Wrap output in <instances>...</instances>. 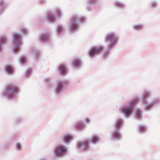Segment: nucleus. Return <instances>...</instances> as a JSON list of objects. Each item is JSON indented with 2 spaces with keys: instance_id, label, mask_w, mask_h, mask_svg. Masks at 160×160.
<instances>
[{
  "instance_id": "nucleus-1",
  "label": "nucleus",
  "mask_w": 160,
  "mask_h": 160,
  "mask_svg": "<svg viewBox=\"0 0 160 160\" xmlns=\"http://www.w3.org/2000/svg\"><path fill=\"white\" fill-rule=\"evenodd\" d=\"M137 101L134 100L132 101L130 103V105L128 107L125 108L123 109L122 112L126 115H129L132 112V109L134 105L136 103Z\"/></svg>"
},
{
  "instance_id": "nucleus-2",
  "label": "nucleus",
  "mask_w": 160,
  "mask_h": 160,
  "mask_svg": "<svg viewBox=\"0 0 160 160\" xmlns=\"http://www.w3.org/2000/svg\"><path fill=\"white\" fill-rule=\"evenodd\" d=\"M103 48L102 47H93L91 48L88 52V54L90 56L94 55L100 53L102 50Z\"/></svg>"
},
{
  "instance_id": "nucleus-3",
  "label": "nucleus",
  "mask_w": 160,
  "mask_h": 160,
  "mask_svg": "<svg viewBox=\"0 0 160 160\" xmlns=\"http://www.w3.org/2000/svg\"><path fill=\"white\" fill-rule=\"evenodd\" d=\"M106 40L107 41L110 42V45L112 46L116 43L118 39L113 34H111L107 36Z\"/></svg>"
},
{
  "instance_id": "nucleus-4",
  "label": "nucleus",
  "mask_w": 160,
  "mask_h": 160,
  "mask_svg": "<svg viewBox=\"0 0 160 160\" xmlns=\"http://www.w3.org/2000/svg\"><path fill=\"white\" fill-rule=\"evenodd\" d=\"M66 151V149L60 146L58 147L56 149L55 153L58 156H59V154L65 153Z\"/></svg>"
},
{
  "instance_id": "nucleus-5",
  "label": "nucleus",
  "mask_w": 160,
  "mask_h": 160,
  "mask_svg": "<svg viewBox=\"0 0 160 160\" xmlns=\"http://www.w3.org/2000/svg\"><path fill=\"white\" fill-rule=\"evenodd\" d=\"M59 71L63 75H65L66 71L65 67L63 65H60L59 67Z\"/></svg>"
},
{
  "instance_id": "nucleus-6",
  "label": "nucleus",
  "mask_w": 160,
  "mask_h": 160,
  "mask_svg": "<svg viewBox=\"0 0 160 160\" xmlns=\"http://www.w3.org/2000/svg\"><path fill=\"white\" fill-rule=\"evenodd\" d=\"M72 137L69 134L65 135L63 137V140L64 141L67 142H68L72 139Z\"/></svg>"
},
{
  "instance_id": "nucleus-7",
  "label": "nucleus",
  "mask_w": 160,
  "mask_h": 160,
  "mask_svg": "<svg viewBox=\"0 0 160 160\" xmlns=\"http://www.w3.org/2000/svg\"><path fill=\"white\" fill-rule=\"evenodd\" d=\"M19 92V89L17 86L11 87V94H16Z\"/></svg>"
},
{
  "instance_id": "nucleus-8",
  "label": "nucleus",
  "mask_w": 160,
  "mask_h": 160,
  "mask_svg": "<svg viewBox=\"0 0 160 160\" xmlns=\"http://www.w3.org/2000/svg\"><path fill=\"white\" fill-rule=\"evenodd\" d=\"M63 86V83L62 82H58L56 89L57 91L59 92L62 89Z\"/></svg>"
},
{
  "instance_id": "nucleus-9",
  "label": "nucleus",
  "mask_w": 160,
  "mask_h": 160,
  "mask_svg": "<svg viewBox=\"0 0 160 160\" xmlns=\"http://www.w3.org/2000/svg\"><path fill=\"white\" fill-rule=\"evenodd\" d=\"M21 37L18 34H15L14 35L13 39L16 42H19L20 41Z\"/></svg>"
},
{
  "instance_id": "nucleus-10",
  "label": "nucleus",
  "mask_w": 160,
  "mask_h": 160,
  "mask_svg": "<svg viewBox=\"0 0 160 160\" xmlns=\"http://www.w3.org/2000/svg\"><path fill=\"white\" fill-rule=\"evenodd\" d=\"M113 137L114 139H118L120 137V135L117 131L113 133Z\"/></svg>"
},
{
  "instance_id": "nucleus-11",
  "label": "nucleus",
  "mask_w": 160,
  "mask_h": 160,
  "mask_svg": "<svg viewBox=\"0 0 160 160\" xmlns=\"http://www.w3.org/2000/svg\"><path fill=\"white\" fill-rule=\"evenodd\" d=\"M99 140L97 136H94L93 137L92 139V142L94 143H96Z\"/></svg>"
},
{
  "instance_id": "nucleus-12",
  "label": "nucleus",
  "mask_w": 160,
  "mask_h": 160,
  "mask_svg": "<svg viewBox=\"0 0 160 160\" xmlns=\"http://www.w3.org/2000/svg\"><path fill=\"white\" fill-rule=\"evenodd\" d=\"M80 63L79 60L78 59H76L74 61L73 64L74 66H77L79 65Z\"/></svg>"
},
{
  "instance_id": "nucleus-13",
  "label": "nucleus",
  "mask_w": 160,
  "mask_h": 160,
  "mask_svg": "<svg viewBox=\"0 0 160 160\" xmlns=\"http://www.w3.org/2000/svg\"><path fill=\"white\" fill-rule=\"evenodd\" d=\"M122 123V121L121 120H119L117 121L116 124L117 127H119Z\"/></svg>"
},
{
  "instance_id": "nucleus-14",
  "label": "nucleus",
  "mask_w": 160,
  "mask_h": 160,
  "mask_svg": "<svg viewBox=\"0 0 160 160\" xmlns=\"http://www.w3.org/2000/svg\"><path fill=\"white\" fill-rule=\"evenodd\" d=\"M48 19L51 21H54L55 19L54 17L51 14L48 15Z\"/></svg>"
},
{
  "instance_id": "nucleus-15",
  "label": "nucleus",
  "mask_w": 160,
  "mask_h": 160,
  "mask_svg": "<svg viewBox=\"0 0 160 160\" xmlns=\"http://www.w3.org/2000/svg\"><path fill=\"white\" fill-rule=\"evenodd\" d=\"M135 29L139 30L142 28V26L140 25H136L134 26Z\"/></svg>"
},
{
  "instance_id": "nucleus-16",
  "label": "nucleus",
  "mask_w": 160,
  "mask_h": 160,
  "mask_svg": "<svg viewBox=\"0 0 160 160\" xmlns=\"http://www.w3.org/2000/svg\"><path fill=\"white\" fill-rule=\"evenodd\" d=\"M82 124L81 123H78L76 125V128H79L82 126Z\"/></svg>"
},
{
  "instance_id": "nucleus-17",
  "label": "nucleus",
  "mask_w": 160,
  "mask_h": 160,
  "mask_svg": "<svg viewBox=\"0 0 160 160\" xmlns=\"http://www.w3.org/2000/svg\"><path fill=\"white\" fill-rule=\"evenodd\" d=\"M82 144L83 145L85 146L86 147H87L88 145V141H85L82 143Z\"/></svg>"
},
{
  "instance_id": "nucleus-18",
  "label": "nucleus",
  "mask_w": 160,
  "mask_h": 160,
  "mask_svg": "<svg viewBox=\"0 0 160 160\" xmlns=\"http://www.w3.org/2000/svg\"><path fill=\"white\" fill-rule=\"evenodd\" d=\"M16 148L18 149H20L21 148V144L19 143H17L16 144Z\"/></svg>"
},
{
  "instance_id": "nucleus-19",
  "label": "nucleus",
  "mask_w": 160,
  "mask_h": 160,
  "mask_svg": "<svg viewBox=\"0 0 160 160\" xmlns=\"http://www.w3.org/2000/svg\"><path fill=\"white\" fill-rule=\"evenodd\" d=\"M72 28L73 29L77 27V25L74 22L71 25Z\"/></svg>"
},
{
  "instance_id": "nucleus-20",
  "label": "nucleus",
  "mask_w": 160,
  "mask_h": 160,
  "mask_svg": "<svg viewBox=\"0 0 160 160\" xmlns=\"http://www.w3.org/2000/svg\"><path fill=\"white\" fill-rule=\"evenodd\" d=\"M21 61L22 63H24L26 61V59L24 57H22L21 59Z\"/></svg>"
},
{
  "instance_id": "nucleus-21",
  "label": "nucleus",
  "mask_w": 160,
  "mask_h": 160,
  "mask_svg": "<svg viewBox=\"0 0 160 160\" xmlns=\"http://www.w3.org/2000/svg\"><path fill=\"white\" fill-rule=\"evenodd\" d=\"M62 29V28L61 26L58 27V30L59 33H60L61 32Z\"/></svg>"
},
{
  "instance_id": "nucleus-22",
  "label": "nucleus",
  "mask_w": 160,
  "mask_h": 160,
  "mask_svg": "<svg viewBox=\"0 0 160 160\" xmlns=\"http://www.w3.org/2000/svg\"><path fill=\"white\" fill-rule=\"evenodd\" d=\"M136 115L137 117H139L141 115V112L140 111H138L137 112Z\"/></svg>"
},
{
  "instance_id": "nucleus-23",
  "label": "nucleus",
  "mask_w": 160,
  "mask_h": 160,
  "mask_svg": "<svg viewBox=\"0 0 160 160\" xmlns=\"http://www.w3.org/2000/svg\"><path fill=\"white\" fill-rule=\"evenodd\" d=\"M6 71L8 72H10V67H8L6 68Z\"/></svg>"
},
{
  "instance_id": "nucleus-24",
  "label": "nucleus",
  "mask_w": 160,
  "mask_h": 160,
  "mask_svg": "<svg viewBox=\"0 0 160 160\" xmlns=\"http://www.w3.org/2000/svg\"><path fill=\"white\" fill-rule=\"evenodd\" d=\"M11 74L12 73L14 72L13 68L11 66Z\"/></svg>"
},
{
  "instance_id": "nucleus-25",
  "label": "nucleus",
  "mask_w": 160,
  "mask_h": 160,
  "mask_svg": "<svg viewBox=\"0 0 160 160\" xmlns=\"http://www.w3.org/2000/svg\"><path fill=\"white\" fill-rule=\"evenodd\" d=\"M1 40L2 42L4 41L5 40V38L4 37H2L1 38Z\"/></svg>"
},
{
  "instance_id": "nucleus-26",
  "label": "nucleus",
  "mask_w": 160,
  "mask_h": 160,
  "mask_svg": "<svg viewBox=\"0 0 160 160\" xmlns=\"http://www.w3.org/2000/svg\"><path fill=\"white\" fill-rule=\"evenodd\" d=\"M143 129V130H144V127H141V128H140V129Z\"/></svg>"
},
{
  "instance_id": "nucleus-27",
  "label": "nucleus",
  "mask_w": 160,
  "mask_h": 160,
  "mask_svg": "<svg viewBox=\"0 0 160 160\" xmlns=\"http://www.w3.org/2000/svg\"><path fill=\"white\" fill-rule=\"evenodd\" d=\"M86 120H87V122H89V119H86Z\"/></svg>"
},
{
  "instance_id": "nucleus-28",
  "label": "nucleus",
  "mask_w": 160,
  "mask_h": 160,
  "mask_svg": "<svg viewBox=\"0 0 160 160\" xmlns=\"http://www.w3.org/2000/svg\"><path fill=\"white\" fill-rule=\"evenodd\" d=\"M18 48H16V49H15L16 51H17V50H18Z\"/></svg>"
}]
</instances>
